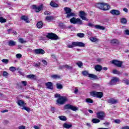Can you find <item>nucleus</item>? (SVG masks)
<instances>
[{"instance_id":"nucleus-1","label":"nucleus","mask_w":129,"mask_h":129,"mask_svg":"<svg viewBox=\"0 0 129 129\" xmlns=\"http://www.w3.org/2000/svg\"><path fill=\"white\" fill-rule=\"evenodd\" d=\"M55 97L56 98H58L56 100V104L62 105L67 101V98L66 96H60V94H56L55 95Z\"/></svg>"},{"instance_id":"nucleus-2","label":"nucleus","mask_w":129,"mask_h":129,"mask_svg":"<svg viewBox=\"0 0 129 129\" xmlns=\"http://www.w3.org/2000/svg\"><path fill=\"white\" fill-rule=\"evenodd\" d=\"M63 10L67 15L66 18H68V19L71 18V17H75V16H76L75 13L71 12H72V10L70 8L66 7L64 8Z\"/></svg>"},{"instance_id":"nucleus-3","label":"nucleus","mask_w":129,"mask_h":129,"mask_svg":"<svg viewBox=\"0 0 129 129\" xmlns=\"http://www.w3.org/2000/svg\"><path fill=\"white\" fill-rule=\"evenodd\" d=\"M74 47H85V44L81 42H73L72 44L68 45V48H74Z\"/></svg>"},{"instance_id":"nucleus-4","label":"nucleus","mask_w":129,"mask_h":129,"mask_svg":"<svg viewBox=\"0 0 129 129\" xmlns=\"http://www.w3.org/2000/svg\"><path fill=\"white\" fill-rule=\"evenodd\" d=\"M48 38H49V39H51V40H58V36L52 33H48L45 37H41V40H42V41H45V40H46V39H48Z\"/></svg>"},{"instance_id":"nucleus-5","label":"nucleus","mask_w":129,"mask_h":129,"mask_svg":"<svg viewBox=\"0 0 129 129\" xmlns=\"http://www.w3.org/2000/svg\"><path fill=\"white\" fill-rule=\"evenodd\" d=\"M70 23L71 24H74V25H82V20H80V18H76L75 17H73L70 20Z\"/></svg>"},{"instance_id":"nucleus-6","label":"nucleus","mask_w":129,"mask_h":129,"mask_svg":"<svg viewBox=\"0 0 129 129\" xmlns=\"http://www.w3.org/2000/svg\"><path fill=\"white\" fill-rule=\"evenodd\" d=\"M91 96L98 98H101L103 96V94L101 92L93 91L90 93Z\"/></svg>"},{"instance_id":"nucleus-7","label":"nucleus","mask_w":129,"mask_h":129,"mask_svg":"<svg viewBox=\"0 0 129 129\" xmlns=\"http://www.w3.org/2000/svg\"><path fill=\"white\" fill-rule=\"evenodd\" d=\"M96 116L99 119H100L101 120H104V118H105V113H104L103 111L97 112Z\"/></svg>"},{"instance_id":"nucleus-8","label":"nucleus","mask_w":129,"mask_h":129,"mask_svg":"<svg viewBox=\"0 0 129 129\" xmlns=\"http://www.w3.org/2000/svg\"><path fill=\"white\" fill-rule=\"evenodd\" d=\"M64 109H71V110H73V111H76L78 110L79 108L78 107L73 106L71 104H67L64 106Z\"/></svg>"},{"instance_id":"nucleus-9","label":"nucleus","mask_w":129,"mask_h":129,"mask_svg":"<svg viewBox=\"0 0 129 129\" xmlns=\"http://www.w3.org/2000/svg\"><path fill=\"white\" fill-rule=\"evenodd\" d=\"M32 9L34 10L36 13H39L42 11V9H43V5H40L39 6H37V5H33Z\"/></svg>"},{"instance_id":"nucleus-10","label":"nucleus","mask_w":129,"mask_h":129,"mask_svg":"<svg viewBox=\"0 0 129 129\" xmlns=\"http://www.w3.org/2000/svg\"><path fill=\"white\" fill-rule=\"evenodd\" d=\"M87 15L86 14V13H85V12H83V11H80L79 13V17H80L81 19L84 20V21H88V19L86 18L85 17L86 16H87Z\"/></svg>"},{"instance_id":"nucleus-11","label":"nucleus","mask_w":129,"mask_h":129,"mask_svg":"<svg viewBox=\"0 0 129 129\" xmlns=\"http://www.w3.org/2000/svg\"><path fill=\"white\" fill-rule=\"evenodd\" d=\"M112 63L115 65V66H117V67H121V65H122V61L117 60H113Z\"/></svg>"},{"instance_id":"nucleus-12","label":"nucleus","mask_w":129,"mask_h":129,"mask_svg":"<svg viewBox=\"0 0 129 129\" xmlns=\"http://www.w3.org/2000/svg\"><path fill=\"white\" fill-rule=\"evenodd\" d=\"M119 81V79L117 77L113 78L112 80H111L110 84V85H114L116 84L117 82H118Z\"/></svg>"},{"instance_id":"nucleus-13","label":"nucleus","mask_w":129,"mask_h":129,"mask_svg":"<svg viewBox=\"0 0 129 129\" xmlns=\"http://www.w3.org/2000/svg\"><path fill=\"white\" fill-rule=\"evenodd\" d=\"M110 14L113 16H119L120 15V12L116 10H112L110 11Z\"/></svg>"},{"instance_id":"nucleus-14","label":"nucleus","mask_w":129,"mask_h":129,"mask_svg":"<svg viewBox=\"0 0 129 129\" xmlns=\"http://www.w3.org/2000/svg\"><path fill=\"white\" fill-rule=\"evenodd\" d=\"M34 52L35 54H45V51L41 48L35 49Z\"/></svg>"},{"instance_id":"nucleus-15","label":"nucleus","mask_w":129,"mask_h":129,"mask_svg":"<svg viewBox=\"0 0 129 129\" xmlns=\"http://www.w3.org/2000/svg\"><path fill=\"white\" fill-rule=\"evenodd\" d=\"M17 104L19 106H22V107H23V106H26V103L22 100H18L17 101Z\"/></svg>"},{"instance_id":"nucleus-16","label":"nucleus","mask_w":129,"mask_h":129,"mask_svg":"<svg viewBox=\"0 0 129 129\" xmlns=\"http://www.w3.org/2000/svg\"><path fill=\"white\" fill-rule=\"evenodd\" d=\"M104 5V3H97L95 5V7L96 8H98V9H100V10H102L103 8V5Z\"/></svg>"},{"instance_id":"nucleus-17","label":"nucleus","mask_w":129,"mask_h":129,"mask_svg":"<svg viewBox=\"0 0 129 129\" xmlns=\"http://www.w3.org/2000/svg\"><path fill=\"white\" fill-rule=\"evenodd\" d=\"M109 9H110V6L108 5L107 4L104 3L102 11H107V10H109Z\"/></svg>"},{"instance_id":"nucleus-18","label":"nucleus","mask_w":129,"mask_h":129,"mask_svg":"<svg viewBox=\"0 0 129 129\" xmlns=\"http://www.w3.org/2000/svg\"><path fill=\"white\" fill-rule=\"evenodd\" d=\"M45 85L48 89H53V84L51 82H48L45 84Z\"/></svg>"},{"instance_id":"nucleus-19","label":"nucleus","mask_w":129,"mask_h":129,"mask_svg":"<svg viewBox=\"0 0 129 129\" xmlns=\"http://www.w3.org/2000/svg\"><path fill=\"white\" fill-rule=\"evenodd\" d=\"M21 20L24 21L27 24H29L30 23V20H29V18L26 16H22L21 17Z\"/></svg>"},{"instance_id":"nucleus-20","label":"nucleus","mask_w":129,"mask_h":129,"mask_svg":"<svg viewBox=\"0 0 129 129\" xmlns=\"http://www.w3.org/2000/svg\"><path fill=\"white\" fill-rule=\"evenodd\" d=\"M95 29H97L98 30H102V31L105 30V28L102 26L99 25H96L94 26Z\"/></svg>"},{"instance_id":"nucleus-21","label":"nucleus","mask_w":129,"mask_h":129,"mask_svg":"<svg viewBox=\"0 0 129 129\" xmlns=\"http://www.w3.org/2000/svg\"><path fill=\"white\" fill-rule=\"evenodd\" d=\"M108 103H111V104H115V103H117V100L114 99H110L108 100Z\"/></svg>"},{"instance_id":"nucleus-22","label":"nucleus","mask_w":129,"mask_h":129,"mask_svg":"<svg viewBox=\"0 0 129 129\" xmlns=\"http://www.w3.org/2000/svg\"><path fill=\"white\" fill-rule=\"evenodd\" d=\"M16 44H17V42L13 40H10L8 42V45L9 46H10V47H14V46H16Z\"/></svg>"},{"instance_id":"nucleus-23","label":"nucleus","mask_w":129,"mask_h":129,"mask_svg":"<svg viewBox=\"0 0 129 129\" xmlns=\"http://www.w3.org/2000/svg\"><path fill=\"white\" fill-rule=\"evenodd\" d=\"M64 67H65L66 69H68V70H72L73 69L72 67L68 64L63 65L61 67H60V69H63Z\"/></svg>"},{"instance_id":"nucleus-24","label":"nucleus","mask_w":129,"mask_h":129,"mask_svg":"<svg viewBox=\"0 0 129 129\" xmlns=\"http://www.w3.org/2000/svg\"><path fill=\"white\" fill-rule=\"evenodd\" d=\"M88 77H89V78H92V79H97V76L92 74H89L88 75Z\"/></svg>"},{"instance_id":"nucleus-25","label":"nucleus","mask_w":129,"mask_h":129,"mask_svg":"<svg viewBox=\"0 0 129 129\" xmlns=\"http://www.w3.org/2000/svg\"><path fill=\"white\" fill-rule=\"evenodd\" d=\"M50 6L52 7L53 8H58V4H56V3L51 1L50 3Z\"/></svg>"},{"instance_id":"nucleus-26","label":"nucleus","mask_w":129,"mask_h":129,"mask_svg":"<svg viewBox=\"0 0 129 129\" xmlns=\"http://www.w3.org/2000/svg\"><path fill=\"white\" fill-rule=\"evenodd\" d=\"M95 69L96 71H101V70H102V67H101V66L97 65L95 67Z\"/></svg>"},{"instance_id":"nucleus-27","label":"nucleus","mask_w":129,"mask_h":129,"mask_svg":"<svg viewBox=\"0 0 129 129\" xmlns=\"http://www.w3.org/2000/svg\"><path fill=\"white\" fill-rule=\"evenodd\" d=\"M37 27L38 29H42V28H43V22L41 21L38 22L37 24Z\"/></svg>"},{"instance_id":"nucleus-28","label":"nucleus","mask_w":129,"mask_h":129,"mask_svg":"<svg viewBox=\"0 0 129 129\" xmlns=\"http://www.w3.org/2000/svg\"><path fill=\"white\" fill-rule=\"evenodd\" d=\"M54 19V18L53 17V16H47L45 18V21H46V22H51V21L52 20H53Z\"/></svg>"},{"instance_id":"nucleus-29","label":"nucleus","mask_w":129,"mask_h":129,"mask_svg":"<svg viewBox=\"0 0 129 129\" xmlns=\"http://www.w3.org/2000/svg\"><path fill=\"white\" fill-rule=\"evenodd\" d=\"M92 121L93 123H98L100 122V120L97 118H93Z\"/></svg>"},{"instance_id":"nucleus-30","label":"nucleus","mask_w":129,"mask_h":129,"mask_svg":"<svg viewBox=\"0 0 129 129\" xmlns=\"http://www.w3.org/2000/svg\"><path fill=\"white\" fill-rule=\"evenodd\" d=\"M58 118L60 119V120H62V121H65L67 120V118L65 116H58Z\"/></svg>"},{"instance_id":"nucleus-31","label":"nucleus","mask_w":129,"mask_h":129,"mask_svg":"<svg viewBox=\"0 0 129 129\" xmlns=\"http://www.w3.org/2000/svg\"><path fill=\"white\" fill-rule=\"evenodd\" d=\"M63 127H64V128H70V127H72V124L64 123L63 124Z\"/></svg>"},{"instance_id":"nucleus-32","label":"nucleus","mask_w":129,"mask_h":129,"mask_svg":"<svg viewBox=\"0 0 129 129\" xmlns=\"http://www.w3.org/2000/svg\"><path fill=\"white\" fill-rule=\"evenodd\" d=\"M90 40L91 42H98V39L96 37H90Z\"/></svg>"},{"instance_id":"nucleus-33","label":"nucleus","mask_w":129,"mask_h":129,"mask_svg":"<svg viewBox=\"0 0 129 129\" xmlns=\"http://www.w3.org/2000/svg\"><path fill=\"white\" fill-rule=\"evenodd\" d=\"M111 44H118L119 43V41L117 39H112L111 40Z\"/></svg>"},{"instance_id":"nucleus-34","label":"nucleus","mask_w":129,"mask_h":129,"mask_svg":"<svg viewBox=\"0 0 129 129\" xmlns=\"http://www.w3.org/2000/svg\"><path fill=\"white\" fill-rule=\"evenodd\" d=\"M112 72H113V74H117V75H120V74H121V73H120V72H119L116 70H113Z\"/></svg>"},{"instance_id":"nucleus-35","label":"nucleus","mask_w":129,"mask_h":129,"mask_svg":"<svg viewBox=\"0 0 129 129\" xmlns=\"http://www.w3.org/2000/svg\"><path fill=\"white\" fill-rule=\"evenodd\" d=\"M86 102H87V103H93V100L91 98H87L86 99Z\"/></svg>"},{"instance_id":"nucleus-36","label":"nucleus","mask_w":129,"mask_h":129,"mask_svg":"<svg viewBox=\"0 0 129 129\" xmlns=\"http://www.w3.org/2000/svg\"><path fill=\"white\" fill-rule=\"evenodd\" d=\"M7 22V19L4 18L3 17H0V23H2V24L4 23H6Z\"/></svg>"},{"instance_id":"nucleus-37","label":"nucleus","mask_w":129,"mask_h":129,"mask_svg":"<svg viewBox=\"0 0 129 129\" xmlns=\"http://www.w3.org/2000/svg\"><path fill=\"white\" fill-rule=\"evenodd\" d=\"M121 23H122V24H126V23H127V21H126V19L122 18H121Z\"/></svg>"},{"instance_id":"nucleus-38","label":"nucleus","mask_w":129,"mask_h":129,"mask_svg":"<svg viewBox=\"0 0 129 129\" xmlns=\"http://www.w3.org/2000/svg\"><path fill=\"white\" fill-rule=\"evenodd\" d=\"M56 87L57 89H62V88H63V86L61 84L57 83Z\"/></svg>"},{"instance_id":"nucleus-39","label":"nucleus","mask_w":129,"mask_h":129,"mask_svg":"<svg viewBox=\"0 0 129 129\" xmlns=\"http://www.w3.org/2000/svg\"><path fill=\"white\" fill-rule=\"evenodd\" d=\"M51 77V78H53V79H58V78H60V76L57 75H52Z\"/></svg>"},{"instance_id":"nucleus-40","label":"nucleus","mask_w":129,"mask_h":129,"mask_svg":"<svg viewBox=\"0 0 129 129\" xmlns=\"http://www.w3.org/2000/svg\"><path fill=\"white\" fill-rule=\"evenodd\" d=\"M77 65L80 68H81L82 66H83V63H82V61H79L77 62Z\"/></svg>"},{"instance_id":"nucleus-41","label":"nucleus","mask_w":129,"mask_h":129,"mask_svg":"<svg viewBox=\"0 0 129 129\" xmlns=\"http://www.w3.org/2000/svg\"><path fill=\"white\" fill-rule=\"evenodd\" d=\"M77 36L79 38H83L84 37L85 35H84V33H79L77 34Z\"/></svg>"},{"instance_id":"nucleus-42","label":"nucleus","mask_w":129,"mask_h":129,"mask_svg":"<svg viewBox=\"0 0 129 129\" xmlns=\"http://www.w3.org/2000/svg\"><path fill=\"white\" fill-rule=\"evenodd\" d=\"M9 70H10V71H11L12 72H15V71H16V70H17V69L16 68V67H11L9 68Z\"/></svg>"},{"instance_id":"nucleus-43","label":"nucleus","mask_w":129,"mask_h":129,"mask_svg":"<svg viewBox=\"0 0 129 129\" xmlns=\"http://www.w3.org/2000/svg\"><path fill=\"white\" fill-rule=\"evenodd\" d=\"M3 76L4 77H8V76H9V73H8V72H7L6 71H4L3 72Z\"/></svg>"},{"instance_id":"nucleus-44","label":"nucleus","mask_w":129,"mask_h":129,"mask_svg":"<svg viewBox=\"0 0 129 129\" xmlns=\"http://www.w3.org/2000/svg\"><path fill=\"white\" fill-rule=\"evenodd\" d=\"M122 83H125V84H126L127 85H128L129 84V81L127 79H123L122 80Z\"/></svg>"},{"instance_id":"nucleus-45","label":"nucleus","mask_w":129,"mask_h":129,"mask_svg":"<svg viewBox=\"0 0 129 129\" xmlns=\"http://www.w3.org/2000/svg\"><path fill=\"white\" fill-rule=\"evenodd\" d=\"M19 43H21V44H24V43H26V40H24L23 38H19L18 40Z\"/></svg>"},{"instance_id":"nucleus-46","label":"nucleus","mask_w":129,"mask_h":129,"mask_svg":"<svg viewBox=\"0 0 129 129\" xmlns=\"http://www.w3.org/2000/svg\"><path fill=\"white\" fill-rule=\"evenodd\" d=\"M82 73L84 76H88V75H89V74H88V72L86 71L82 72Z\"/></svg>"},{"instance_id":"nucleus-47","label":"nucleus","mask_w":129,"mask_h":129,"mask_svg":"<svg viewBox=\"0 0 129 129\" xmlns=\"http://www.w3.org/2000/svg\"><path fill=\"white\" fill-rule=\"evenodd\" d=\"M27 78H30V79H33L35 78V75H29L27 76Z\"/></svg>"},{"instance_id":"nucleus-48","label":"nucleus","mask_w":129,"mask_h":129,"mask_svg":"<svg viewBox=\"0 0 129 129\" xmlns=\"http://www.w3.org/2000/svg\"><path fill=\"white\" fill-rule=\"evenodd\" d=\"M22 109H24L25 110H26V111H30V108L26 107V106H24L23 107Z\"/></svg>"},{"instance_id":"nucleus-49","label":"nucleus","mask_w":129,"mask_h":129,"mask_svg":"<svg viewBox=\"0 0 129 129\" xmlns=\"http://www.w3.org/2000/svg\"><path fill=\"white\" fill-rule=\"evenodd\" d=\"M2 61L3 63H5V64H8V63H9V59H3L2 60Z\"/></svg>"},{"instance_id":"nucleus-50","label":"nucleus","mask_w":129,"mask_h":129,"mask_svg":"<svg viewBox=\"0 0 129 129\" xmlns=\"http://www.w3.org/2000/svg\"><path fill=\"white\" fill-rule=\"evenodd\" d=\"M16 56L18 58H22V54H21V53H18Z\"/></svg>"},{"instance_id":"nucleus-51","label":"nucleus","mask_w":129,"mask_h":129,"mask_svg":"<svg viewBox=\"0 0 129 129\" xmlns=\"http://www.w3.org/2000/svg\"><path fill=\"white\" fill-rule=\"evenodd\" d=\"M19 129H26V126L24 125H20L18 127Z\"/></svg>"},{"instance_id":"nucleus-52","label":"nucleus","mask_w":129,"mask_h":129,"mask_svg":"<svg viewBox=\"0 0 129 129\" xmlns=\"http://www.w3.org/2000/svg\"><path fill=\"white\" fill-rule=\"evenodd\" d=\"M40 125H39V126L34 125L33 127L35 129H41V127L40 126Z\"/></svg>"},{"instance_id":"nucleus-53","label":"nucleus","mask_w":129,"mask_h":129,"mask_svg":"<svg viewBox=\"0 0 129 129\" xmlns=\"http://www.w3.org/2000/svg\"><path fill=\"white\" fill-rule=\"evenodd\" d=\"M114 121L115 123H120V120L119 119H115Z\"/></svg>"},{"instance_id":"nucleus-54","label":"nucleus","mask_w":129,"mask_h":129,"mask_svg":"<svg viewBox=\"0 0 129 129\" xmlns=\"http://www.w3.org/2000/svg\"><path fill=\"white\" fill-rule=\"evenodd\" d=\"M21 83L23 84L24 86H26L27 84H28L26 81H22Z\"/></svg>"},{"instance_id":"nucleus-55","label":"nucleus","mask_w":129,"mask_h":129,"mask_svg":"<svg viewBox=\"0 0 129 129\" xmlns=\"http://www.w3.org/2000/svg\"><path fill=\"white\" fill-rule=\"evenodd\" d=\"M44 15H51V13L49 11H45L44 12Z\"/></svg>"},{"instance_id":"nucleus-56","label":"nucleus","mask_w":129,"mask_h":129,"mask_svg":"<svg viewBox=\"0 0 129 129\" xmlns=\"http://www.w3.org/2000/svg\"><path fill=\"white\" fill-rule=\"evenodd\" d=\"M88 26H89V27H94V26H95V25H93L92 23H89L88 24Z\"/></svg>"},{"instance_id":"nucleus-57","label":"nucleus","mask_w":129,"mask_h":129,"mask_svg":"<svg viewBox=\"0 0 129 129\" xmlns=\"http://www.w3.org/2000/svg\"><path fill=\"white\" fill-rule=\"evenodd\" d=\"M42 62L44 65H47V61L45 59L42 60Z\"/></svg>"},{"instance_id":"nucleus-58","label":"nucleus","mask_w":129,"mask_h":129,"mask_svg":"<svg viewBox=\"0 0 129 129\" xmlns=\"http://www.w3.org/2000/svg\"><path fill=\"white\" fill-rule=\"evenodd\" d=\"M74 92L76 94H77V93H78V89L77 88L75 89Z\"/></svg>"},{"instance_id":"nucleus-59","label":"nucleus","mask_w":129,"mask_h":129,"mask_svg":"<svg viewBox=\"0 0 129 129\" xmlns=\"http://www.w3.org/2000/svg\"><path fill=\"white\" fill-rule=\"evenodd\" d=\"M34 66L35 67H39V66H40V63H35V64H34Z\"/></svg>"},{"instance_id":"nucleus-60","label":"nucleus","mask_w":129,"mask_h":129,"mask_svg":"<svg viewBox=\"0 0 129 129\" xmlns=\"http://www.w3.org/2000/svg\"><path fill=\"white\" fill-rule=\"evenodd\" d=\"M125 33L126 34V35H129V30L127 29L125 30Z\"/></svg>"},{"instance_id":"nucleus-61","label":"nucleus","mask_w":129,"mask_h":129,"mask_svg":"<svg viewBox=\"0 0 129 129\" xmlns=\"http://www.w3.org/2000/svg\"><path fill=\"white\" fill-rule=\"evenodd\" d=\"M123 11L124 12H125V13H128V10L127 9H126V8H124V9H123Z\"/></svg>"},{"instance_id":"nucleus-62","label":"nucleus","mask_w":129,"mask_h":129,"mask_svg":"<svg viewBox=\"0 0 129 129\" xmlns=\"http://www.w3.org/2000/svg\"><path fill=\"white\" fill-rule=\"evenodd\" d=\"M12 29H9L7 30V32L8 33V34H10L11 33V31H12Z\"/></svg>"},{"instance_id":"nucleus-63","label":"nucleus","mask_w":129,"mask_h":129,"mask_svg":"<svg viewBox=\"0 0 129 129\" xmlns=\"http://www.w3.org/2000/svg\"><path fill=\"white\" fill-rule=\"evenodd\" d=\"M121 129H129V126H126L122 127Z\"/></svg>"},{"instance_id":"nucleus-64","label":"nucleus","mask_w":129,"mask_h":129,"mask_svg":"<svg viewBox=\"0 0 129 129\" xmlns=\"http://www.w3.org/2000/svg\"><path fill=\"white\" fill-rule=\"evenodd\" d=\"M88 111L90 113H93V111L92 110H88Z\"/></svg>"}]
</instances>
